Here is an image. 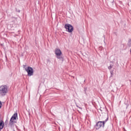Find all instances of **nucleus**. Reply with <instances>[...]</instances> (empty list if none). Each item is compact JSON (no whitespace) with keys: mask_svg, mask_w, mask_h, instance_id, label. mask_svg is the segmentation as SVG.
Wrapping results in <instances>:
<instances>
[{"mask_svg":"<svg viewBox=\"0 0 131 131\" xmlns=\"http://www.w3.org/2000/svg\"><path fill=\"white\" fill-rule=\"evenodd\" d=\"M80 109H81V108H80V107H79Z\"/></svg>","mask_w":131,"mask_h":131,"instance_id":"obj_14","label":"nucleus"},{"mask_svg":"<svg viewBox=\"0 0 131 131\" xmlns=\"http://www.w3.org/2000/svg\"><path fill=\"white\" fill-rule=\"evenodd\" d=\"M113 67V65L110 64V66L108 67V69L110 70V73L111 75H113V70H111L112 69V68Z\"/></svg>","mask_w":131,"mask_h":131,"instance_id":"obj_8","label":"nucleus"},{"mask_svg":"<svg viewBox=\"0 0 131 131\" xmlns=\"http://www.w3.org/2000/svg\"><path fill=\"white\" fill-rule=\"evenodd\" d=\"M2 106H3V103H2V101H0V108H2Z\"/></svg>","mask_w":131,"mask_h":131,"instance_id":"obj_10","label":"nucleus"},{"mask_svg":"<svg viewBox=\"0 0 131 131\" xmlns=\"http://www.w3.org/2000/svg\"><path fill=\"white\" fill-rule=\"evenodd\" d=\"M64 28L68 32H72V31H73V27L69 24H66L64 25Z\"/></svg>","mask_w":131,"mask_h":131,"instance_id":"obj_6","label":"nucleus"},{"mask_svg":"<svg viewBox=\"0 0 131 131\" xmlns=\"http://www.w3.org/2000/svg\"><path fill=\"white\" fill-rule=\"evenodd\" d=\"M8 94V86L2 85L0 86V97H4Z\"/></svg>","mask_w":131,"mask_h":131,"instance_id":"obj_1","label":"nucleus"},{"mask_svg":"<svg viewBox=\"0 0 131 131\" xmlns=\"http://www.w3.org/2000/svg\"><path fill=\"white\" fill-rule=\"evenodd\" d=\"M55 54L56 57L57 59H63V57L61 56V55H62V52L60 49L56 48L55 49Z\"/></svg>","mask_w":131,"mask_h":131,"instance_id":"obj_4","label":"nucleus"},{"mask_svg":"<svg viewBox=\"0 0 131 131\" xmlns=\"http://www.w3.org/2000/svg\"><path fill=\"white\" fill-rule=\"evenodd\" d=\"M25 70L28 73V76H32L33 75V69L32 68L28 67L25 68Z\"/></svg>","mask_w":131,"mask_h":131,"instance_id":"obj_5","label":"nucleus"},{"mask_svg":"<svg viewBox=\"0 0 131 131\" xmlns=\"http://www.w3.org/2000/svg\"><path fill=\"white\" fill-rule=\"evenodd\" d=\"M26 66H25V65H24V68H25V67H26Z\"/></svg>","mask_w":131,"mask_h":131,"instance_id":"obj_11","label":"nucleus"},{"mask_svg":"<svg viewBox=\"0 0 131 131\" xmlns=\"http://www.w3.org/2000/svg\"><path fill=\"white\" fill-rule=\"evenodd\" d=\"M127 45H128V47H131V39H129Z\"/></svg>","mask_w":131,"mask_h":131,"instance_id":"obj_9","label":"nucleus"},{"mask_svg":"<svg viewBox=\"0 0 131 131\" xmlns=\"http://www.w3.org/2000/svg\"><path fill=\"white\" fill-rule=\"evenodd\" d=\"M107 121H108V118L103 121H98L96 125V126L97 127L96 129H99L100 127H104L105 123H106Z\"/></svg>","mask_w":131,"mask_h":131,"instance_id":"obj_3","label":"nucleus"},{"mask_svg":"<svg viewBox=\"0 0 131 131\" xmlns=\"http://www.w3.org/2000/svg\"><path fill=\"white\" fill-rule=\"evenodd\" d=\"M17 117H18V114L14 113L12 116L11 117L10 122H9V125L10 126H13L14 125V123H16Z\"/></svg>","mask_w":131,"mask_h":131,"instance_id":"obj_2","label":"nucleus"},{"mask_svg":"<svg viewBox=\"0 0 131 131\" xmlns=\"http://www.w3.org/2000/svg\"><path fill=\"white\" fill-rule=\"evenodd\" d=\"M77 107H79L78 105H77Z\"/></svg>","mask_w":131,"mask_h":131,"instance_id":"obj_13","label":"nucleus"},{"mask_svg":"<svg viewBox=\"0 0 131 131\" xmlns=\"http://www.w3.org/2000/svg\"><path fill=\"white\" fill-rule=\"evenodd\" d=\"M5 125V123L4 121L0 120V129H3L4 128V126Z\"/></svg>","mask_w":131,"mask_h":131,"instance_id":"obj_7","label":"nucleus"},{"mask_svg":"<svg viewBox=\"0 0 131 131\" xmlns=\"http://www.w3.org/2000/svg\"><path fill=\"white\" fill-rule=\"evenodd\" d=\"M18 13H20V10H18Z\"/></svg>","mask_w":131,"mask_h":131,"instance_id":"obj_12","label":"nucleus"}]
</instances>
